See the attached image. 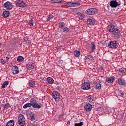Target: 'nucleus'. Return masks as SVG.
<instances>
[{"mask_svg": "<svg viewBox=\"0 0 126 126\" xmlns=\"http://www.w3.org/2000/svg\"><path fill=\"white\" fill-rule=\"evenodd\" d=\"M30 104H31V107L35 108V109H41V108H43V105L42 103H38L37 102V100L32 98L30 100Z\"/></svg>", "mask_w": 126, "mask_h": 126, "instance_id": "nucleus-1", "label": "nucleus"}, {"mask_svg": "<svg viewBox=\"0 0 126 126\" xmlns=\"http://www.w3.org/2000/svg\"><path fill=\"white\" fill-rule=\"evenodd\" d=\"M65 6L67 7H77L80 6V3L76 2H66L64 3Z\"/></svg>", "mask_w": 126, "mask_h": 126, "instance_id": "nucleus-2", "label": "nucleus"}, {"mask_svg": "<svg viewBox=\"0 0 126 126\" xmlns=\"http://www.w3.org/2000/svg\"><path fill=\"white\" fill-rule=\"evenodd\" d=\"M52 96L56 103H59L60 102L61 96L59 92H57L56 91H53L52 92Z\"/></svg>", "mask_w": 126, "mask_h": 126, "instance_id": "nucleus-3", "label": "nucleus"}, {"mask_svg": "<svg viewBox=\"0 0 126 126\" xmlns=\"http://www.w3.org/2000/svg\"><path fill=\"white\" fill-rule=\"evenodd\" d=\"M18 124L19 126H24L25 125V118L22 114H19L18 116Z\"/></svg>", "mask_w": 126, "mask_h": 126, "instance_id": "nucleus-4", "label": "nucleus"}, {"mask_svg": "<svg viewBox=\"0 0 126 126\" xmlns=\"http://www.w3.org/2000/svg\"><path fill=\"white\" fill-rule=\"evenodd\" d=\"M112 33L115 38H116V39H120V38L122 37V34H121L120 30L117 28H115V30Z\"/></svg>", "mask_w": 126, "mask_h": 126, "instance_id": "nucleus-5", "label": "nucleus"}, {"mask_svg": "<svg viewBox=\"0 0 126 126\" xmlns=\"http://www.w3.org/2000/svg\"><path fill=\"white\" fill-rule=\"evenodd\" d=\"M98 12V10L95 8H91L86 10V14L89 15H92L93 14H96Z\"/></svg>", "mask_w": 126, "mask_h": 126, "instance_id": "nucleus-6", "label": "nucleus"}, {"mask_svg": "<svg viewBox=\"0 0 126 126\" xmlns=\"http://www.w3.org/2000/svg\"><path fill=\"white\" fill-rule=\"evenodd\" d=\"M108 47L110 49H117V47H119V42L110 41L108 44Z\"/></svg>", "mask_w": 126, "mask_h": 126, "instance_id": "nucleus-7", "label": "nucleus"}, {"mask_svg": "<svg viewBox=\"0 0 126 126\" xmlns=\"http://www.w3.org/2000/svg\"><path fill=\"white\" fill-rule=\"evenodd\" d=\"M16 6L18 7H26L27 4L23 1L17 0L15 2Z\"/></svg>", "mask_w": 126, "mask_h": 126, "instance_id": "nucleus-8", "label": "nucleus"}, {"mask_svg": "<svg viewBox=\"0 0 126 126\" xmlns=\"http://www.w3.org/2000/svg\"><path fill=\"white\" fill-rule=\"evenodd\" d=\"M4 7L6 8L7 10H11L13 8V5L9 1H7L4 4Z\"/></svg>", "mask_w": 126, "mask_h": 126, "instance_id": "nucleus-9", "label": "nucleus"}, {"mask_svg": "<svg viewBox=\"0 0 126 126\" xmlns=\"http://www.w3.org/2000/svg\"><path fill=\"white\" fill-rule=\"evenodd\" d=\"M109 5L112 8H116L117 6L121 5V3L117 2V0H112L110 2Z\"/></svg>", "mask_w": 126, "mask_h": 126, "instance_id": "nucleus-10", "label": "nucleus"}, {"mask_svg": "<svg viewBox=\"0 0 126 126\" xmlns=\"http://www.w3.org/2000/svg\"><path fill=\"white\" fill-rule=\"evenodd\" d=\"M81 88L84 90H88L90 89V83L88 82H85L82 84Z\"/></svg>", "mask_w": 126, "mask_h": 126, "instance_id": "nucleus-11", "label": "nucleus"}, {"mask_svg": "<svg viewBox=\"0 0 126 126\" xmlns=\"http://www.w3.org/2000/svg\"><path fill=\"white\" fill-rule=\"evenodd\" d=\"M87 22L90 25H93L95 23V19L93 17L88 18L87 20Z\"/></svg>", "mask_w": 126, "mask_h": 126, "instance_id": "nucleus-12", "label": "nucleus"}, {"mask_svg": "<svg viewBox=\"0 0 126 126\" xmlns=\"http://www.w3.org/2000/svg\"><path fill=\"white\" fill-rule=\"evenodd\" d=\"M84 109L87 112H89L92 110V105L87 103L84 106Z\"/></svg>", "mask_w": 126, "mask_h": 126, "instance_id": "nucleus-13", "label": "nucleus"}, {"mask_svg": "<svg viewBox=\"0 0 126 126\" xmlns=\"http://www.w3.org/2000/svg\"><path fill=\"white\" fill-rule=\"evenodd\" d=\"M12 71H13V74H18V73H19V69L18 66H14L12 68Z\"/></svg>", "mask_w": 126, "mask_h": 126, "instance_id": "nucleus-14", "label": "nucleus"}, {"mask_svg": "<svg viewBox=\"0 0 126 126\" xmlns=\"http://www.w3.org/2000/svg\"><path fill=\"white\" fill-rule=\"evenodd\" d=\"M116 28L114 25H109L107 27V30L109 32L112 33V32L115 30Z\"/></svg>", "mask_w": 126, "mask_h": 126, "instance_id": "nucleus-15", "label": "nucleus"}, {"mask_svg": "<svg viewBox=\"0 0 126 126\" xmlns=\"http://www.w3.org/2000/svg\"><path fill=\"white\" fill-rule=\"evenodd\" d=\"M115 81V77H107L106 79V82L108 83H113Z\"/></svg>", "mask_w": 126, "mask_h": 126, "instance_id": "nucleus-16", "label": "nucleus"}, {"mask_svg": "<svg viewBox=\"0 0 126 126\" xmlns=\"http://www.w3.org/2000/svg\"><path fill=\"white\" fill-rule=\"evenodd\" d=\"M118 83L120 85H125L126 84V81L124 78H120L118 79Z\"/></svg>", "mask_w": 126, "mask_h": 126, "instance_id": "nucleus-17", "label": "nucleus"}, {"mask_svg": "<svg viewBox=\"0 0 126 126\" xmlns=\"http://www.w3.org/2000/svg\"><path fill=\"white\" fill-rule=\"evenodd\" d=\"M27 69L29 70H31L34 68V63H30L27 65Z\"/></svg>", "mask_w": 126, "mask_h": 126, "instance_id": "nucleus-18", "label": "nucleus"}, {"mask_svg": "<svg viewBox=\"0 0 126 126\" xmlns=\"http://www.w3.org/2000/svg\"><path fill=\"white\" fill-rule=\"evenodd\" d=\"M46 80L49 84H53L55 83V81L51 77H48L47 78Z\"/></svg>", "mask_w": 126, "mask_h": 126, "instance_id": "nucleus-19", "label": "nucleus"}, {"mask_svg": "<svg viewBox=\"0 0 126 126\" xmlns=\"http://www.w3.org/2000/svg\"><path fill=\"white\" fill-rule=\"evenodd\" d=\"M14 120H10L7 122L5 126H14Z\"/></svg>", "mask_w": 126, "mask_h": 126, "instance_id": "nucleus-20", "label": "nucleus"}, {"mask_svg": "<svg viewBox=\"0 0 126 126\" xmlns=\"http://www.w3.org/2000/svg\"><path fill=\"white\" fill-rule=\"evenodd\" d=\"M9 14H10L9 11H4L3 12L2 15L3 17L6 18L7 17H8V16H9Z\"/></svg>", "mask_w": 126, "mask_h": 126, "instance_id": "nucleus-21", "label": "nucleus"}, {"mask_svg": "<svg viewBox=\"0 0 126 126\" xmlns=\"http://www.w3.org/2000/svg\"><path fill=\"white\" fill-rule=\"evenodd\" d=\"M28 85L30 87H35V82L33 80L29 81Z\"/></svg>", "mask_w": 126, "mask_h": 126, "instance_id": "nucleus-22", "label": "nucleus"}, {"mask_svg": "<svg viewBox=\"0 0 126 126\" xmlns=\"http://www.w3.org/2000/svg\"><path fill=\"white\" fill-rule=\"evenodd\" d=\"M30 117L31 118V121H35L36 119V115H35L34 113H33L32 112L31 113V114H30Z\"/></svg>", "mask_w": 126, "mask_h": 126, "instance_id": "nucleus-23", "label": "nucleus"}, {"mask_svg": "<svg viewBox=\"0 0 126 126\" xmlns=\"http://www.w3.org/2000/svg\"><path fill=\"white\" fill-rule=\"evenodd\" d=\"M59 28L63 29L65 26V23L63 22H60L58 24Z\"/></svg>", "mask_w": 126, "mask_h": 126, "instance_id": "nucleus-24", "label": "nucleus"}, {"mask_svg": "<svg viewBox=\"0 0 126 126\" xmlns=\"http://www.w3.org/2000/svg\"><path fill=\"white\" fill-rule=\"evenodd\" d=\"M87 102L89 103H92L93 102V97L91 95L88 96Z\"/></svg>", "mask_w": 126, "mask_h": 126, "instance_id": "nucleus-25", "label": "nucleus"}, {"mask_svg": "<svg viewBox=\"0 0 126 126\" xmlns=\"http://www.w3.org/2000/svg\"><path fill=\"white\" fill-rule=\"evenodd\" d=\"M117 71H119L120 73H125L126 72V70L125 68H121L120 69H117Z\"/></svg>", "mask_w": 126, "mask_h": 126, "instance_id": "nucleus-26", "label": "nucleus"}, {"mask_svg": "<svg viewBox=\"0 0 126 126\" xmlns=\"http://www.w3.org/2000/svg\"><path fill=\"white\" fill-rule=\"evenodd\" d=\"M24 60V58H23V57L21 56H19L17 58V62H23Z\"/></svg>", "mask_w": 126, "mask_h": 126, "instance_id": "nucleus-27", "label": "nucleus"}, {"mask_svg": "<svg viewBox=\"0 0 126 126\" xmlns=\"http://www.w3.org/2000/svg\"><path fill=\"white\" fill-rule=\"evenodd\" d=\"M74 55L75 57H79V56H80V51L75 50L74 52Z\"/></svg>", "mask_w": 126, "mask_h": 126, "instance_id": "nucleus-28", "label": "nucleus"}, {"mask_svg": "<svg viewBox=\"0 0 126 126\" xmlns=\"http://www.w3.org/2000/svg\"><path fill=\"white\" fill-rule=\"evenodd\" d=\"M30 107H31V104H30V103H26L23 106L24 109H27V108H30Z\"/></svg>", "mask_w": 126, "mask_h": 126, "instance_id": "nucleus-29", "label": "nucleus"}, {"mask_svg": "<svg viewBox=\"0 0 126 126\" xmlns=\"http://www.w3.org/2000/svg\"><path fill=\"white\" fill-rule=\"evenodd\" d=\"M29 25L30 26H33L34 25V20L32 19H31L29 21Z\"/></svg>", "mask_w": 126, "mask_h": 126, "instance_id": "nucleus-30", "label": "nucleus"}, {"mask_svg": "<svg viewBox=\"0 0 126 126\" xmlns=\"http://www.w3.org/2000/svg\"><path fill=\"white\" fill-rule=\"evenodd\" d=\"M63 31L64 33H67L69 31V29L68 27L63 28Z\"/></svg>", "mask_w": 126, "mask_h": 126, "instance_id": "nucleus-31", "label": "nucleus"}, {"mask_svg": "<svg viewBox=\"0 0 126 126\" xmlns=\"http://www.w3.org/2000/svg\"><path fill=\"white\" fill-rule=\"evenodd\" d=\"M91 48L92 49V51L94 52L96 50V45L95 44H93L91 45Z\"/></svg>", "mask_w": 126, "mask_h": 126, "instance_id": "nucleus-32", "label": "nucleus"}, {"mask_svg": "<svg viewBox=\"0 0 126 126\" xmlns=\"http://www.w3.org/2000/svg\"><path fill=\"white\" fill-rule=\"evenodd\" d=\"M52 3H61L62 0H54L52 1Z\"/></svg>", "mask_w": 126, "mask_h": 126, "instance_id": "nucleus-33", "label": "nucleus"}, {"mask_svg": "<svg viewBox=\"0 0 126 126\" xmlns=\"http://www.w3.org/2000/svg\"><path fill=\"white\" fill-rule=\"evenodd\" d=\"M85 16L83 15V14H81L80 13H79V19L81 20H82L83 18H85Z\"/></svg>", "mask_w": 126, "mask_h": 126, "instance_id": "nucleus-34", "label": "nucleus"}, {"mask_svg": "<svg viewBox=\"0 0 126 126\" xmlns=\"http://www.w3.org/2000/svg\"><path fill=\"white\" fill-rule=\"evenodd\" d=\"M96 87L97 89L99 90V89H101V88L102 87V85H101L100 83H98L96 84Z\"/></svg>", "mask_w": 126, "mask_h": 126, "instance_id": "nucleus-35", "label": "nucleus"}, {"mask_svg": "<svg viewBox=\"0 0 126 126\" xmlns=\"http://www.w3.org/2000/svg\"><path fill=\"white\" fill-rule=\"evenodd\" d=\"M117 94L118 96H121V97H123V95H124V92H123L122 91H120L118 92Z\"/></svg>", "mask_w": 126, "mask_h": 126, "instance_id": "nucleus-36", "label": "nucleus"}, {"mask_svg": "<svg viewBox=\"0 0 126 126\" xmlns=\"http://www.w3.org/2000/svg\"><path fill=\"white\" fill-rule=\"evenodd\" d=\"M47 17V21H50L51 19L54 18V16H53L52 15H49V16H48Z\"/></svg>", "mask_w": 126, "mask_h": 126, "instance_id": "nucleus-37", "label": "nucleus"}, {"mask_svg": "<svg viewBox=\"0 0 126 126\" xmlns=\"http://www.w3.org/2000/svg\"><path fill=\"white\" fill-rule=\"evenodd\" d=\"M83 126V122H80L79 123H75L74 126Z\"/></svg>", "mask_w": 126, "mask_h": 126, "instance_id": "nucleus-38", "label": "nucleus"}, {"mask_svg": "<svg viewBox=\"0 0 126 126\" xmlns=\"http://www.w3.org/2000/svg\"><path fill=\"white\" fill-rule=\"evenodd\" d=\"M90 56L89 55H87L85 56V62H88V61H90Z\"/></svg>", "mask_w": 126, "mask_h": 126, "instance_id": "nucleus-39", "label": "nucleus"}, {"mask_svg": "<svg viewBox=\"0 0 126 126\" xmlns=\"http://www.w3.org/2000/svg\"><path fill=\"white\" fill-rule=\"evenodd\" d=\"M4 108L5 109H9V108H10V104L8 103H6L5 104Z\"/></svg>", "mask_w": 126, "mask_h": 126, "instance_id": "nucleus-40", "label": "nucleus"}, {"mask_svg": "<svg viewBox=\"0 0 126 126\" xmlns=\"http://www.w3.org/2000/svg\"><path fill=\"white\" fill-rule=\"evenodd\" d=\"M28 40H29V38L27 37H25L24 38V41L25 42V43H27V41H28Z\"/></svg>", "mask_w": 126, "mask_h": 126, "instance_id": "nucleus-41", "label": "nucleus"}, {"mask_svg": "<svg viewBox=\"0 0 126 126\" xmlns=\"http://www.w3.org/2000/svg\"><path fill=\"white\" fill-rule=\"evenodd\" d=\"M1 63H2V64L3 65L5 64V61H4V60L1 59Z\"/></svg>", "mask_w": 126, "mask_h": 126, "instance_id": "nucleus-42", "label": "nucleus"}, {"mask_svg": "<svg viewBox=\"0 0 126 126\" xmlns=\"http://www.w3.org/2000/svg\"><path fill=\"white\" fill-rule=\"evenodd\" d=\"M3 84H4L5 85H8V84H9V82L8 81H6L5 82H4L3 83Z\"/></svg>", "mask_w": 126, "mask_h": 126, "instance_id": "nucleus-43", "label": "nucleus"}, {"mask_svg": "<svg viewBox=\"0 0 126 126\" xmlns=\"http://www.w3.org/2000/svg\"><path fill=\"white\" fill-rule=\"evenodd\" d=\"M1 87H2V88H5V87H6V85H5V84L4 83H3Z\"/></svg>", "mask_w": 126, "mask_h": 126, "instance_id": "nucleus-44", "label": "nucleus"}, {"mask_svg": "<svg viewBox=\"0 0 126 126\" xmlns=\"http://www.w3.org/2000/svg\"><path fill=\"white\" fill-rule=\"evenodd\" d=\"M6 61L7 62H8V61H9V57L7 56V57H6Z\"/></svg>", "mask_w": 126, "mask_h": 126, "instance_id": "nucleus-45", "label": "nucleus"}, {"mask_svg": "<svg viewBox=\"0 0 126 126\" xmlns=\"http://www.w3.org/2000/svg\"><path fill=\"white\" fill-rule=\"evenodd\" d=\"M28 44H31V41L30 40H28Z\"/></svg>", "mask_w": 126, "mask_h": 126, "instance_id": "nucleus-46", "label": "nucleus"}, {"mask_svg": "<svg viewBox=\"0 0 126 126\" xmlns=\"http://www.w3.org/2000/svg\"><path fill=\"white\" fill-rule=\"evenodd\" d=\"M67 124H69H69H70V121H68Z\"/></svg>", "mask_w": 126, "mask_h": 126, "instance_id": "nucleus-47", "label": "nucleus"}, {"mask_svg": "<svg viewBox=\"0 0 126 126\" xmlns=\"http://www.w3.org/2000/svg\"><path fill=\"white\" fill-rule=\"evenodd\" d=\"M1 47V44L0 43V48Z\"/></svg>", "mask_w": 126, "mask_h": 126, "instance_id": "nucleus-48", "label": "nucleus"}]
</instances>
